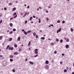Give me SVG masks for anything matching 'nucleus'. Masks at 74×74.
<instances>
[{
	"label": "nucleus",
	"mask_w": 74,
	"mask_h": 74,
	"mask_svg": "<svg viewBox=\"0 0 74 74\" xmlns=\"http://www.w3.org/2000/svg\"><path fill=\"white\" fill-rule=\"evenodd\" d=\"M38 50L37 49H35L34 53L35 54H38Z\"/></svg>",
	"instance_id": "1"
},
{
	"label": "nucleus",
	"mask_w": 74,
	"mask_h": 74,
	"mask_svg": "<svg viewBox=\"0 0 74 74\" xmlns=\"http://www.w3.org/2000/svg\"><path fill=\"white\" fill-rule=\"evenodd\" d=\"M61 29H62V28H60L57 31V33H58L59 32H61Z\"/></svg>",
	"instance_id": "2"
},
{
	"label": "nucleus",
	"mask_w": 74,
	"mask_h": 74,
	"mask_svg": "<svg viewBox=\"0 0 74 74\" xmlns=\"http://www.w3.org/2000/svg\"><path fill=\"white\" fill-rule=\"evenodd\" d=\"M9 50H11V51H12V50H13L14 49V48L13 47H10L9 48Z\"/></svg>",
	"instance_id": "3"
},
{
	"label": "nucleus",
	"mask_w": 74,
	"mask_h": 74,
	"mask_svg": "<svg viewBox=\"0 0 74 74\" xmlns=\"http://www.w3.org/2000/svg\"><path fill=\"white\" fill-rule=\"evenodd\" d=\"M45 63L46 64H48L49 63V61H48V60L46 61L45 62Z\"/></svg>",
	"instance_id": "4"
},
{
	"label": "nucleus",
	"mask_w": 74,
	"mask_h": 74,
	"mask_svg": "<svg viewBox=\"0 0 74 74\" xmlns=\"http://www.w3.org/2000/svg\"><path fill=\"white\" fill-rule=\"evenodd\" d=\"M29 64H34V63L31 61L29 62Z\"/></svg>",
	"instance_id": "5"
},
{
	"label": "nucleus",
	"mask_w": 74,
	"mask_h": 74,
	"mask_svg": "<svg viewBox=\"0 0 74 74\" xmlns=\"http://www.w3.org/2000/svg\"><path fill=\"white\" fill-rule=\"evenodd\" d=\"M14 55H18V53L16 52H15L14 53Z\"/></svg>",
	"instance_id": "6"
},
{
	"label": "nucleus",
	"mask_w": 74,
	"mask_h": 74,
	"mask_svg": "<svg viewBox=\"0 0 74 74\" xmlns=\"http://www.w3.org/2000/svg\"><path fill=\"white\" fill-rule=\"evenodd\" d=\"M17 40H18V41H20V40H21V37H19L18 38Z\"/></svg>",
	"instance_id": "7"
},
{
	"label": "nucleus",
	"mask_w": 74,
	"mask_h": 74,
	"mask_svg": "<svg viewBox=\"0 0 74 74\" xmlns=\"http://www.w3.org/2000/svg\"><path fill=\"white\" fill-rule=\"evenodd\" d=\"M16 8H13V9H12V11H15V10H16Z\"/></svg>",
	"instance_id": "8"
},
{
	"label": "nucleus",
	"mask_w": 74,
	"mask_h": 74,
	"mask_svg": "<svg viewBox=\"0 0 74 74\" xmlns=\"http://www.w3.org/2000/svg\"><path fill=\"white\" fill-rule=\"evenodd\" d=\"M10 27H12V26L13 25V24L12 23H10Z\"/></svg>",
	"instance_id": "9"
},
{
	"label": "nucleus",
	"mask_w": 74,
	"mask_h": 74,
	"mask_svg": "<svg viewBox=\"0 0 74 74\" xmlns=\"http://www.w3.org/2000/svg\"><path fill=\"white\" fill-rule=\"evenodd\" d=\"M66 48H68L69 47V45H66Z\"/></svg>",
	"instance_id": "10"
},
{
	"label": "nucleus",
	"mask_w": 74,
	"mask_h": 74,
	"mask_svg": "<svg viewBox=\"0 0 74 74\" xmlns=\"http://www.w3.org/2000/svg\"><path fill=\"white\" fill-rule=\"evenodd\" d=\"M24 34H25V35H27V32H26L25 31H24Z\"/></svg>",
	"instance_id": "11"
},
{
	"label": "nucleus",
	"mask_w": 74,
	"mask_h": 74,
	"mask_svg": "<svg viewBox=\"0 0 74 74\" xmlns=\"http://www.w3.org/2000/svg\"><path fill=\"white\" fill-rule=\"evenodd\" d=\"M3 39V36H0V40H1Z\"/></svg>",
	"instance_id": "12"
},
{
	"label": "nucleus",
	"mask_w": 74,
	"mask_h": 74,
	"mask_svg": "<svg viewBox=\"0 0 74 74\" xmlns=\"http://www.w3.org/2000/svg\"><path fill=\"white\" fill-rule=\"evenodd\" d=\"M12 38H10L9 40V41H12Z\"/></svg>",
	"instance_id": "13"
},
{
	"label": "nucleus",
	"mask_w": 74,
	"mask_h": 74,
	"mask_svg": "<svg viewBox=\"0 0 74 74\" xmlns=\"http://www.w3.org/2000/svg\"><path fill=\"white\" fill-rule=\"evenodd\" d=\"M9 47H10V45H8V46L6 47V49H8V48H9Z\"/></svg>",
	"instance_id": "14"
},
{
	"label": "nucleus",
	"mask_w": 74,
	"mask_h": 74,
	"mask_svg": "<svg viewBox=\"0 0 74 74\" xmlns=\"http://www.w3.org/2000/svg\"><path fill=\"white\" fill-rule=\"evenodd\" d=\"M41 40H45V38L44 37H42L41 38Z\"/></svg>",
	"instance_id": "15"
},
{
	"label": "nucleus",
	"mask_w": 74,
	"mask_h": 74,
	"mask_svg": "<svg viewBox=\"0 0 74 74\" xmlns=\"http://www.w3.org/2000/svg\"><path fill=\"white\" fill-rule=\"evenodd\" d=\"M33 35H34V36H36V33L34 32L33 33Z\"/></svg>",
	"instance_id": "16"
},
{
	"label": "nucleus",
	"mask_w": 74,
	"mask_h": 74,
	"mask_svg": "<svg viewBox=\"0 0 74 74\" xmlns=\"http://www.w3.org/2000/svg\"><path fill=\"white\" fill-rule=\"evenodd\" d=\"M30 43L31 42L30 41H29L28 44V46H30Z\"/></svg>",
	"instance_id": "17"
},
{
	"label": "nucleus",
	"mask_w": 74,
	"mask_h": 74,
	"mask_svg": "<svg viewBox=\"0 0 74 74\" xmlns=\"http://www.w3.org/2000/svg\"><path fill=\"white\" fill-rule=\"evenodd\" d=\"M10 58H13V55H10Z\"/></svg>",
	"instance_id": "18"
},
{
	"label": "nucleus",
	"mask_w": 74,
	"mask_h": 74,
	"mask_svg": "<svg viewBox=\"0 0 74 74\" xmlns=\"http://www.w3.org/2000/svg\"><path fill=\"white\" fill-rule=\"evenodd\" d=\"M16 15V12H14V14H13V16L14 15Z\"/></svg>",
	"instance_id": "19"
},
{
	"label": "nucleus",
	"mask_w": 74,
	"mask_h": 74,
	"mask_svg": "<svg viewBox=\"0 0 74 74\" xmlns=\"http://www.w3.org/2000/svg\"><path fill=\"white\" fill-rule=\"evenodd\" d=\"M14 46L15 48H17V46L16 45H15Z\"/></svg>",
	"instance_id": "20"
},
{
	"label": "nucleus",
	"mask_w": 74,
	"mask_h": 74,
	"mask_svg": "<svg viewBox=\"0 0 74 74\" xmlns=\"http://www.w3.org/2000/svg\"><path fill=\"white\" fill-rule=\"evenodd\" d=\"M71 32H73V28H71Z\"/></svg>",
	"instance_id": "21"
},
{
	"label": "nucleus",
	"mask_w": 74,
	"mask_h": 74,
	"mask_svg": "<svg viewBox=\"0 0 74 74\" xmlns=\"http://www.w3.org/2000/svg\"><path fill=\"white\" fill-rule=\"evenodd\" d=\"M17 17V15H16L13 18L14 19H15V18H16Z\"/></svg>",
	"instance_id": "22"
},
{
	"label": "nucleus",
	"mask_w": 74,
	"mask_h": 74,
	"mask_svg": "<svg viewBox=\"0 0 74 74\" xmlns=\"http://www.w3.org/2000/svg\"><path fill=\"white\" fill-rule=\"evenodd\" d=\"M64 72L65 73H66L67 72V70L65 69L64 70Z\"/></svg>",
	"instance_id": "23"
},
{
	"label": "nucleus",
	"mask_w": 74,
	"mask_h": 74,
	"mask_svg": "<svg viewBox=\"0 0 74 74\" xmlns=\"http://www.w3.org/2000/svg\"><path fill=\"white\" fill-rule=\"evenodd\" d=\"M50 45H54V44L52 42V43H50Z\"/></svg>",
	"instance_id": "24"
},
{
	"label": "nucleus",
	"mask_w": 74,
	"mask_h": 74,
	"mask_svg": "<svg viewBox=\"0 0 74 74\" xmlns=\"http://www.w3.org/2000/svg\"><path fill=\"white\" fill-rule=\"evenodd\" d=\"M31 32V31L30 30V31H28L27 32V33H30Z\"/></svg>",
	"instance_id": "25"
},
{
	"label": "nucleus",
	"mask_w": 74,
	"mask_h": 74,
	"mask_svg": "<svg viewBox=\"0 0 74 74\" xmlns=\"http://www.w3.org/2000/svg\"><path fill=\"white\" fill-rule=\"evenodd\" d=\"M16 30V29H13V32H15Z\"/></svg>",
	"instance_id": "26"
},
{
	"label": "nucleus",
	"mask_w": 74,
	"mask_h": 74,
	"mask_svg": "<svg viewBox=\"0 0 74 74\" xmlns=\"http://www.w3.org/2000/svg\"><path fill=\"white\" fill-rule=\"evenodd\" d=\"M60 42L61 43H62V42H63V40H60Z\"/></svg>",
	"instance_id": "27"
},
{
	"label": "nucleus",
	"mask_w": 74,
	"mask_h": 74,
	"mask_svg": "<svg viewBox=\"0 0 74 74\" xmlns=\"http://www.w3.org/2000/svg\"><path fill=\"white\" fill-rule=\"evenodd\" d=\"M38 22L39 23H41V19H39Z\"/></svg>",
	"instance_id": "28"
},
{
	"label": "nucleus",
	"mask_w": 74,
	"mask_h": 74,
	"mask_svg": "<svg viewBox=\"0 0 74 74\" xmlns=\"http://www.w3.org/2000/svg\"><path fill=\"white\" fill-rule=\"evenodd\" d=\"M27 15V12H26L24 16V17H25V16Z\"/></svg>",
	"instance_id": "29"
},
{
	"label": "nucleus",
	"mask_w": 74,
	"mask_h": 74,
	"mask_svg": "<svg viewBox=\"0 0 74 74\" xmlns=\"http://www.w3.org/2000/svg\"><path fill=\"white\" fill-rule=\"evenodd\" d=\"M10 62H12L13 61V59H10Z\"/></svg>",
	"instance_id": "30"
},
{
	"label": "nucleus",
	"mask_w": 74,
	"mask_h": 74,
	"mask_svg": "<svg viewBox=\"0 0 74 74\" xmlns=\"http://www.w3.org/2000/svg\"><path fill=\"white\" fill-rule=\"evenodd\" d=\"M54 53L55 54H56V53H57V51H54Z\"/></svg>",
	"instance_id": "31"
},
{
	"label": "nucleus",
	"mask_w": 74,
	"mask_h": 74,
	"mask_svg": "<svg viewBox=\"0 0 74 74\" xmlns=\"http://www.w3.org/2000/svg\"><path fill=\"white\" fill-rule=\"evenodd\" d=\"M12 71L13 73L15 72V70L14 69H13Z\"/></svg>",
	"instance_id": "32"
},
{
	"label": "nucleus",
	"mask_w": 74,
	"mask_h": 74,
	"mask_svg": "<svg viewBox=\"0 0 74 74\" xmlns=\"http://www.w3.org/2000/svg\"><path fill=\"white\" fill-rule=\"evenodd\" d=\"M38 36L36 35V38H38Z\"/></svg>",
	"instance_id": "33"
},
{
	"label": "nucleus",
	"mask_w": 74,
	"mask_h": 74,
	"mask_svg": "<svg viewBox=\"0 0 74 74\" xmlns=\"http://www.w3.org/2000/svg\"><path fill=\"white\" fill-rule=\"evenodd\" d=\"M21 48L19 49H18L19 52H21Z\"/></svg>",
	"instance_id": "34"
},
{
	"label": "nucleus",
	"mask_w": 74,
	"mask_h": 74,
	"mask_svg": "<svg viewBox=\"0 0 74 74\" xmlns=\"http://www.w3.org/2000/svg\"><path fill=\"white\" fill-rule=\"evenodd\" d=\"M56 41L57 42H58L59 41V39H56Z\"/></svg>",
	"instance_id": "35"
},
{
	"label": "nucleus",
	"mask_w": 74,
	"mask_h": 74,
	"mask_svg": "<svg viewBox=\"0 0 74 74\" xmlns=\"http://www.w3.org/2000/svg\"><path fill=\"white\" fill-rule=\"evenodd\" d=\"M38 56V54H37L35 56V58H36V57H37Z\"/></svg>",
	"instance_id": "36"
},
{
	"label": "nucleus",
	"mask_w": 74,
	"mask_h": 74,
	"mask_svg": "<svg viewBox=\"0 0 74 74\" xmlns=\"http://www.w3.org/2000/svg\"><path fill=\"white\" fill-rule=\"evenodd\" d=\"M57 22L58 23H59L60 22V20H58Z\"/></svg>",
	"instance_id": "37"
},
{
	"label": "nucleus",
	"mask_w": 74,
	"mask_h": 74,
	"mask_svg": "<svg viewBox=\"0 0 74 74\" xmlns=\"http://www.w3.org/2000/svg\"><path fill=\"white\" fill-rule=\"evenodd\" d=\"M65 23V21H63L62 22V23Z\"/></svg>",
	"instance_id": "38"
},
{
	"label": "nucleus",
	"mask_w": 74,
	"mask_h": 74,
	"mask_svg": "<svg viewBox=\"0 0 74 74\" xmlns=\"http://www.w3.org/2000/svg\"><path fill=\"white\" fill-rule=\"evenodd\" d=\"M60 64H63V62H60Z\"/></svg>",
	"instance_id": "39"
},
{
	"label": "nucleus",
	"mask_w": 74,
	"mask_h": 74,
	"mask_svg": "<svg viewBox=\"0 0 74 74\" xmlns=\"http://www.w3.org/2000/svg\"><path fill=\"white\" fill-rule=\"evenodd\" d=\"M27 21H25V24H26V23H27Z\"/></svg>",
	"instance_id": "40"
},
{
	"label": "nucleus",
	"mask_w": 74,
	"mask_h": 74,
	"mask_svg": "<svg viewBox=\"0 0 74 74\" xmlns=\"http://www.w3.org/2000/svg\"><path fill=\"white\" fill-rule=\"evenodd\" d=\"M9 5H12V4L11 3H9Z\"/></svg>",
	"instance_id": "41"
},
{
	"label": "nucleus",
	"mask_w": 74,
	"mask_h": 74,
	"mask_svg": "<svg viewBox=\"0 0 74 74\" xmlns=\"http://www.w3.org/2000/svg\"><path fill=\"white\" fill-rule=\"evenodd\" d=\"M21 15H23V14L21 12Z\"/></svg>",
	"instance_id": "42"
},
{
	"label": "nucleus",
	"mask_w": 74,
	"mask_h": 74,
	"mask_svg": "<svg viewBox=\"0 0 74 74\" xmlns=\"http://www.w3.org/2000/svg\"><path fill=\"white\" fill-rule=\"evenodd\" d=\"M66 41L67 42H69V39H67L66 40Z\"/></svg>",
	"instance_id": "43"
},
{
	"label": "nucleus",
	"mask_w": 74,
	"mask_h": 74,
	"mask_svg": "<svg viewBox=\"0 0 74 74\" xmlns=\"http://www.w3.org/2000/svg\"><path fill=\"white\" fill-rule=\"evenodd\" d=\"M2 23V20H1L0 21V24L1 23Z\"/></svg>",
	"instance_id": "44"
},
{
	"label": "nucleus",
	"mask_w": 74,
	"mask_h": 74,
	"mask_svg": "<svg viewBox=\"0 0 74 74\" xmlns=\"http://www.w3.org/2000/svg\"><path fill=\"white\" fill-rule=\"evenodd\" d=\"M4 10H7V8H4Z\"/></svg>",
	"instance_id": "45"
},
{
	"label": "nucleus",
	"mask_w": 74,
	"mask_h": 74,
	"mask_svg": "<svg viewBox=\"0 0 74 74\" xmlns=\"http://www.w3.org/2000/svg\"><path fill=\"white\" fill-rule=\"evenodd\" d=\"M9 33L10 34H12V31L11 32H9Z\"/></svg>",
	"instance_id": "46"
},
{
	"label": "nucleus",
	"mask_w": 74,
	"mask_h": 74,
	"mask_svg": "<svg viewBox=\"0 0 74 74\" xmlns=\"http://www.w3.org/2000/svg\"><path fill=\"white\" fill-rule=\"evenodd\" d=\"M39 9H42V8L41 7H39Z\"/></svg>",
	"instance_id": "47"
},
{
	"label": "nucleus",
	"mask_w": 74,
	"mask_h": 74,
	"mask_svg": "<svg viewBox=\"0 0 74 74\" xmlns=\"http://www.w3.org/2000/svg\"><path fill=\"white\" fill-rule=\"evenodd\" d=\"M13 19V18H10V20H12Z\"/></svg>",
	"instance_id": "48"
},
{
	"label": "nucleus",
	"mask_w": 74,
	"mask_h": 74,
	"mask_svg": "<svg viewBox=\"0 0 74 74\" xmlns=\"http://www.w3.org/2000/svg\"><path fill=\"white\" fill-rule=\"evenodd\" d=\"M50 26H51L53 27V25H52V24L50 25Z\"/></svg>",
	"instance_id": "49"
},
{
	"label": "nucleus",
	"mask_w": 74,
	"mask_h": 74,
	"mask_svg": "<svg viewBox=\"0 0 74 74\" xmlns=\"http://www.w3.org/2000/svg\"><path fill=\"white\" fill-rule=\"evenodd\" d=\"M69 70H70V71H71V67H70V68H69Z\"/></svg>",
	"instance_id": "50"
},
{
	"label": "nucleus",
	"mask_w": 74,
	"mask_h": 74,
	"mask_svg": "<svg viewBox=\"0 0 74 74\" xmlns=\"http://www.w3.org/2000/svg\"><path fill=\"white\" fill-rule=\"evenodd\" d=\"M33 17L34 18H36V16H33Z\"/></svg>",
	"instance_id": "51"
},
{
	"label": "nucleus",
	"mask_w": 74,
	"mask_h": 74,
	"mask_svg": "<svg viewBox=\"0 0 74 74\" xmlns=\"http://www.w3.org/2000/svg\"><path fill=\"white\" fill-rule=\"evenodd\" d=\"M30 8V7L29 6H28L27 7V8Z\"/></svg>",
	"instance_id": "52"
},
{
	"label": "nucleus",
	"mask_w": 74,
	"mask_h": 74,
	"mask_svg": "<svg viewBox=\"0 0 74 74\" xmlns=\"http://www.w3.org/2000/svg\"><path fill=\"white\" fill-rule=\"evenodd\" d=\"M47 21H49V18H47Z\"/></svg>",
	"instance_id": "53"
},
{
	"label": "nucleus",
	"mask_w": 74,
	"mask_h": 74,
	"mask_svg": "<svg viewBox=\"0 0 74 74\" xmlns=\"http://www.w3.org/2000/svg\"><path fill=\"white\" fill-rule=\"evenodd\" d=\"M46 12L47 13H48V10H47L46 11Z\"/></svg>",
	"instance_id": "54"
},
{
	"label": "nucleus",
	"mask_w": 74,
	"mask_h": 74,
	"mask_svg": "<svg viewBox=\"0 0 74 74\" xmlns=\"http://www.w3.org/2000/svg\"><path fill=\"white\" fill-rule=\"evenodd\" d=\"M24 31H25L24 29H23V30H22V32H24Z\"/></svg>",
	"instance_id": "55"
},
{
	"label": "nucleus",
	"mask_w": 74,
	"mask_h": 74,
	"mask_svg": "<svg viewBox=\"0 0 74 74\" xmlns=\"http://www.w3.org/2000/svg\"><path fill=\"white\" fill-rule=\"evenodd\" d=\"M62 56H64V54L63 53H62Z\"/></svg>",
	"instance_id": "56"
},
{
	"label": "nucleus",
	"mask_w": 74,
	"mask_h": 74,
	"mask_svg": "<svg viewBox=\"0 0 74 74\" xmlns=\"http://www.w3.org/2000/svg\"><path fill=\"white\" fill-rule=\"evenodd\" d=\"M66 69L67 70H68L69 69V67H67Z\"/></svg>",
	"instance_id": "57"
},
{
	"label": "nucleus",
	"mask_w": 74,
	"mask_h": 74,
	"mask_svg": "<svg viewBox=\"0 0 74 74\" xmlns=\"http://www.w3.org/2000/svg\"><path fill=\"white\" fill-rule=\"evenodd\" d=\"M0 57H1V58H2V57H3V56L2 55H0Z\"/></svg>",
	"instance_id": "58"
},
{
	"label": "nucleus",
	"mask_w": 74,
	"mask_h": 74,
	"mask_svg": "<svg viewBox=\"0 0 74 74\" xmlns=\"http://www.w3.org/2000/svg\"><path fill=\"white\" fill-rule=\"evenodd\" d=\"M31 23H33V21H31Z\"/></svg>",
	"instance_id": "59"
},
{
	"label": "nucleus",
	"mask_w": 74,
	"mask_h": 74,
	"mask_svg": "<svg viewBox=\"0 0 74 74\" xmlns=\"http://www.w3.org/2000/svg\"><path fill=\"white\" fill-rule=\"evenodd\" d=\"M30 19H33V17H30Z\"/></svg>",
	"instance_id": "60"
},
{
	"label": "nucleus",
	"mask_w": 74,
	"mask_h": 74,
	"mask_svg": "<svg viewBox=\"0 0 74 74\" xmlns=\"http://www.w3.org/2000/svg\"><path fill=\"white\" fill-rule=\"evenodd\" d=\"M29 12H28L27 13V15H29Z\"/></svg>",
	"instance_id": "61"
},
{
	"label": "nucleus",
	"mask_w": 74,
	"mask_h": 74,
	"mask_svg": "<svg viewBox=\"0 0 74 74\" xmlns=\"http://www.w3.org/2000/svg\"><path fill=\"white\" fill-rule=\"evenodd\" d=\"M27 58L25 59V61H27Z\"/></svg>",
	"instance_id": "62"
},
{
	"label": "nucleus",
	"mask_w": 74,
	"mask_h": 74,
	"mask_svg": "<svg viewBox=\"0 0 74 74\" xmlns=\"http://www.w3.org/2000/svg\"><path fill=\"white\" fill-rule=\"evenodd\" d=\"M48 40H51V39H50V38H49L48 39Z\"/></svg>",
	"instance_id": "63"
},
{
	"label": "nucleus",
	"mask_w": 74,
	"mask_h": 74,
	"mask_svg": "<svg viewBox=\"0 0 74 74\" xmlns=\"http://www.w3.org/2000/svg\"><path fill=\"white\" fill-rule=\"evenodd\" d=\"M72 74H74V72L72 73Z\"/></svg>",
	"instance_id": "64"
}]
</instances>
